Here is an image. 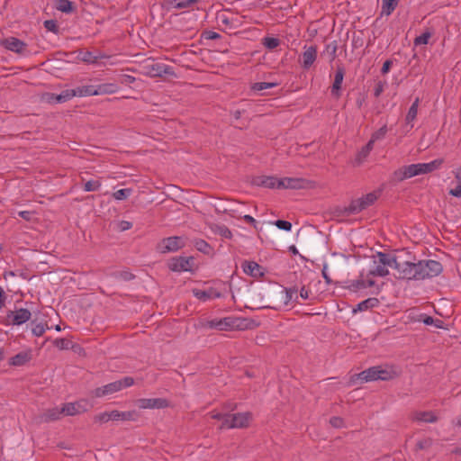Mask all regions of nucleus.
<instances>
[{"mask_svg": "<svg viewBox=\"0 0 461 461\" xmlns=\"http://www.w3.org/2000/svg\"><path fill=\"white\" fill-rule=\"evenodd\" d=\"M414 420L434 423L438 420V417L432 411H418L414 414Z\"/></svg>", "mask_w": 461, "mask_h": 461, "instance_id": "27", "label": "nucleus"}, {"mask_svg": "<svg viewBox=\"0 0 461 461\" xmlns=\"http://www.w3.org/2000/svg\"><path fill=\"white\" fill-rule=\"evenodd\" d=\"M132 190L131 188L120 189L113 194V196L116 200H125L131 194Z\"/></svg>", "mask_w": 461, "mask_h": 461, "instance_id": "48", "label": "nucleus"}, {"mask_svg": "<svg viewBox=\"0 0 461 461\" xmlns=\"http://www.w3.org/2000/svg\"><path fill=\"white\" fill-rule=\"evenodd\" d=\"M62 411L64 415L74 416L80 413L82 411L78 403L68 402L62 406Z\"/></svg>", "mask_w": 461, "mask_h": 461, "instance_id": "30", "label": "nucleus"}, {"mask_svg": "<svg viewBox=\"0 0 461 461\" xmlns=\"http://www.w3.org/2000/svg\"><path fill=\"white\" fill-rule=\"evenodd\" d=\"M75 96H90V95H95V86H78L75 89Z\"/></svg>", "mask_w": 461, "mask_h": 461, "instance_id": "29", "label": "nucleus"}, {"mask_svg": "<svg viewBox=\"0 0 461 461\" xmlns=\"http://www.w3.org/2000/svg\"><path fill=\"white\" fill-rule=\"evenodd\" d=\"M379 195H380V192L375 191V192L368 193L366 195H363L362 197H360V199L363 201L366 207L368 208L375 203V201L378 199Z\"/></svg>", "mask_w": 461, "mask_h": 461, "instance_id": "36", "label": "nucleus"}, {"mask_svg": "<svg viewBox=\"0 0 461 461\" xmlns=\"http://www.w3.org/2000/svg\"><path fill=\"white\" fill-rule=\"evenodd\" d=\"M379 375L377 374V366L370 367L365 371L356 374L351 377V381L355 383L359 381L360 384L378 380Z\"/></svg>", "mask_w": 461, "mask_h": 461, "instance_id": "15", "label": "nucleus"}, {"mask_svg": "<svg viewBox=\"0 0 461 461\" xmlns=\"http://www.w3.org/2000/svg\"><path fill=\"white\" fill-rule=\"evenodd\" d=\"M432 34H433V32L429 29H427L422 34H420V36H417L414 39V41H413L414 45L419 46V45L428 44L429 40L432 37Z\"/></svg>", "mask_w": 461, "mask_h": 461, "instance_id": "38", "label": "nucleus"}, {"mask_svg": "<svg viewBox=\"0 0 461 461\" xmlns=\"http://www.w3.org/2000/svg\"><path fill=\"white\" fill-rule=\"evenodd\" d=\"M280 182V178L274 176H258L252 179V185L257 186H262L267 188H277Z\"/></svg>", "mask_w": 461, "mask_h": 461, "instance_id": "12", "label": "nucleus"}, {"mask_svg": "<svg viewBox=\"0 0 461 461\" xmlns=\"http://www.w3.org/2000/svg\"><path fill=\"white\" fill-rule=\"evenodd\" d=\"M374 263L395 269L397 271L395 277L397 279H403L404 271L402 269L406 261L398 262L394 255L379 251L374 256Z\"/></svg>", "mask_w": 461, "mask_h": 461, "instance_id": "4", "label": "nucleus"}, {"mask_svg": "<svg viewBox=\"0 0 461 461\" xmlns=\"http://www.w3.org/2000/svg\"><path fill=\"white\" fill-rule=\"evenodd\" d=\"M75 96V91L73 89H67L62 91L59 95L55 96L57 103H65Z\"/></svg>", "mask_w": 461, "mask_h": 461, "instance_id": "40", "label": "nucleus"}, {"mask_svg": "<svg viewBox=\"0 0 461 461\" xmlns=\"http://www.w3.org/2000/svg\"><path fill=\"white\" fill-rule=\"evenodd\" d=\"M380 301L375 297H369L357 304L356 308H353V313L357 312H364L378 307Z\"/></svg>", "mask_w": 461, "mask_h": 461, "instance_id": "20", "label": "nucleus"}, {"mask_svg": "<svg viewBox=\"0 0 461 461\" xmlns=\"http://www.w3.org/2000/svg\"><path fill=\"white\" fill-rule=\"evenodd\" d=\"M283 293L285 294V304H288V303L294 297V300L296 301L298 296L296 295L297 292H298V287L296 285L294 286H292V287H289V288H284Z\"/></svg>", "mask_w": 461, "mask_h": 461, "instance_id": "43", "label": "nucleus"}, {"mask_svg": "<svg viewBox=\"0 0 461 461\" xmlns=\"http://www.w3.org/2000/svg\"><path fill=\"white\" fill-rule=\"evenodd\" d=\"M193 294L199 300L206 301L212 298H219L221 294L212 288L209 290L193 289Z\"/></svg>", "mask_w": 461, "mask_h": 461, "instance_id": "23", "label": "nucleus"}, {"mask_svg": "<svg viewBox=\"0 0 461 461\" xmlns=\"http://www.w3.org/2000/svg\"><path fill=\"white\" fill-rule=\"evenodd\" d=\"M200 0H166V5L175 9L193 8Z\"/></svg>", "mask_w": 461, "mask_h": 461, "instance_id": "22", "label": "nucleus"}, {"mask_svg": "<svg viewBox=\"0 0 461 461\" xmlns=\"http://www.w3.org/2000/svg\"><path fill=\"white\" fill-rule=\"evenodd\" d=\"M139 414L136 411H121L120 420H137Z\"/></svg>", "mask_w": 461, "mask_h": 461, "instance_id": "49", "label": "nucleus"}, {"mask_svg": "<svg viewBox=\"0 0 461 461\" xmlns=\"http://www.w3.org/2000/svg\"><path fill=\"white\" fill-rule=\"evenodd\" d=\"M62 415H64L62 408L59 409L58 407H55L46 410L42 414L41 419L45 422H50L59 420L62 417Z\"/></svg>", "mask_w": 461, "mask_h": 461, "instance_id": "24", "label": "nucleus"}, {"mask_svg": "<svg viewBox=\"0 0 461 461\" xmlns=\"http://www.w3.org/2000/svg\"><path fill=\"white\" fill-rule=\"evenodd\" d=\"M119 230L124 231L130 230L132 227V223L128 221H121L118 224Z\"/></svg>", "mask_w": 461, "mask_h": 461, "instance_id": "64", "label": "nucleus"}, {"mask_svg": "<svg viewBox=\"0 0 461 461\" xmlns=\"http://www.w3.org/2000/svg\"><path fill=\"white\" fill-rule=\"evenodd\" d=\"M367 209L360 198L354 199L348 206L338 207L336 212L338 216L356 215Z\"/></svg>", "mask_w": 461, "mask_h": 461, "instance_id": "9", "label": "nucleus"}, {"mask_svg": "<svg viewBox=\"0 0 461 461\" xmlns=\"http://www.w3.org/2000/svg\"><path fill=\"white\" fill-rule=\"evenodd\" d=\"M206 326L210 329H215L218 330H230L232 327V317H225L220 320L208 321Z\"/></svg>", "mask_w": 461, "mask_h": 461, "instance_id": "17", "label": "nucleus"}, {"mask_svg": "<svg viewBox=\"0 0 461 461\" xmlns=\"http://www.w3.org/2000/svg\"><path fill=\"white\" fill-rule=\"evenodd\" d=\"M43 25L49 32H54L56 34L59 32V25L55 20H46Z\"/></svg>", "mask_w": 461, "mask_h": 461, "instance_id": "52", "label": "nucleus"}, {"mask_svg": "<svg viewBox=\"0 0 461 461\" xmlns=\"http://www.w3.org/2000/svg\"><path fill=\"white\" fill-rule=\"evenodd\" d=\"M46 328H48L47 324L37 323L32 327V332L34 336L41 337L44 334Z\"/></svg>", "mask_w": 461, "mask_h": 461, "instance_id": "53", "label": "nucleus"}, {"mask_svg": "<svg viewBox=\"0 0 461 461\" xmlns=\"http://www.w3.org/2000/svg\"><path fill=\"white\" fill-rule=\"evenodd\" d=\"M337 50H338V44L336 41H333L332 42L326 45L324 51L321 53V55L328 54L330 62L334 61V59L337 57Z\"/></svg>", "mask_w": 461, "mask_h": 461, "instance_id": "35", "label": "nucleus"}, {"mask_svg": "<svg viewBox=\"0 0 461 461\" xmlns=\"http://www.w3.org/2000/svg\"><path fill=\"white\" fill-rule=\"evenodd\" d=\"M345 76V68L342 64H338L334 75V81L331 86V95L335 97L340 96L341 85Z\"/></svg>", "mask_w": 461, "mask_h": 461, "instance_id": "13", "label": "nucleus"}, {"mask_svg": "<svg viewBox=\"0 0 461 461\" xmlns=\"http://www.w3.org/2000/svg\"><path fill=\"white\" fill-rule=\"evenodd\" d=\"M31 317V311L25 308L16 309L15 311H8L5 316V324L20 326L27 322Z\"/></svg>", "mask_w": 461, "mask_h": 461, "instance_id": "7", "label": "nucleus"}, {"mask_svg": "<svg viewBox=\"0 0 461 461\" xmlns=\"http://www.w3.org/2000/svg\"><path fill=\"white\" fill-rule=\"evenodd\" d=\"M241 267L245 274L253 277H260L264 275L263 267L255 261L245 260Z\"/></svg>", "mask_w": 461, "mask_h": 461, "instance_id": "18", "label": "nucleus"}, {"mask_svg": "<svg viewBox=\"0 0 461 461\" xmlns=\"http://www.w3.org/2000/svg\"><path fill=\"white\" fill-rule=\"evenodd\" d=\"M232 414H229V413H226L223 420H221V424L220 426V429H233V426H231V424L233 423L232 421Z\"/></svg>", "mask_w": 461, "mask_h": 461, "instance_id": "55", "label": "nucleus"}, {"mask_svg": "<svg viewBox=\"0 0 461 461\" xmlns=\"http://www.w3.org/2000/svg\"><path fill=\"white\" fill-rule=\"evenodd\" d=\"M32 359V353L31 351H22L16 354L15 356L12 357L9 359V365L14 366H24L26 363L31 361Z\"/></svg>", "mask_w": 461, "mask_h": 461, "instance_id": "21", "label": "nucleus"}, {"mask_svg": "<svg viewBox=\"0 0 461 461\" xmlns=\"http://www.w3.org/2000/svg\"><path fill=\"white\" fill-rule=\"evenodd\" d=\"M202 37L205 40H218L221 38V35L213 31H204L202 34Z\"/></svg>", "mask_w": 461, "mask_h": 461, "instance_id": "60", "label": "nucleus"}, {"mask_svg": "<svg viewBox=\"0 0 461 461\" xmlns=\"http://www.w3.org/2000/svg\"><path fill=\"white\" fill-rule=\"evenodd\" d=\"M374 142L369 140V141L358 152V158L363 159L366 158L370 151L373 149Z\"/></svg>", "mask_w": 461, "mask_h": 461, "instance_id": "50", "label": "nucleus"}, {"mask_svg": "<svg viewBox=\"0 0 461 461\" xmlns=\"http://www.w3.org/2000/svg\"><path fill=\"white\" fill-rule=\"evenodd\" d=\"M400 0H382V14L390 15L397 7Z\"/></svg>", "mask_w": 461, "mask_h": 461, "instance_id": "31", "label": "nucleus"}, {"mask_svg": "<svg viewBox=\"0 0 461 461\" xmlns=\"http://www.w3.org/2000/svg\"><path fill=\"white\" fill-rule=\"evenodd\" d=\"M263 45L268 50H274L280 45V40L274 37H266L263 39Z\"/></svg>", "mask_w": 461, "mask_h": 461, "instance_id": "45", "label": "nucleus"}, {"mask_svg": "<svg viewBox=\"0 0 461 461\" xmlns=\"http://www.w3.org/2000/svg\"><path fill=\"white\" fill-rule=\"evenodd\" d=\"M369 276H386L389 275V270L386 267L382 266L380 264H376V267L369 271Z\"/></svg>", "mask_w": 461, "mask_h": 461, "instance_id": "42", "label": "nucleus"}, {"mask_svg": "<svg viewBox=\"0 0 461 461\" xmlns=\"http://www.w3.org/2000/svg\"><path fill=\"white\" fill-rule=\"evenodd\" d=\"M143 74L150 77H161L164 75L176 76L172 67L160 62L146 63L142 67Z\"/></svg>", "mask_w": 461, "mask_h": 461, "instance_id": "5", "label": "nucleus"}, {"mask_svg": "<svg viewBox=\"0 0 461 461\" xmlns=\"http://www.w3.org/2000/svg\"><path fill=\"white\" fill-rule=\"evenodd\" d=\"M1 44L8 50H11V51H14V52H16L19 54H22L24 51V50L26 49V44L23 41H21L15 37H9V38L4 39L1 41Z\"/></svg>", "mask_w": 461, "mask_h": 461, "instance_id": "16", "label": "nucleus"}, {"mask_svg": "<svg viewBox=\"0 0 461 461\" xmlns=\"http://www.w3.org/2000/svg\"><path fill=\"white\" fill-rule=\"evenodd\" d=\"M101 187V182L99 180H89L84 184V191L94 192L97 191Z\"/></svg>", "mask_w": 461, "mask_h": 461, "instance_id": "47", "label": "nucleus"}, {"mask_svg": "<svg viewBox=\"0 0 461 461\" xmlns=\"http://www.w3.org/2000/svg\"><path fill=\"white\" fill-rule=\"evenodd\" d=\"M274 224L280 230L290 231L292 229V223L285 220H276Z\"/></svg>", "mask_w": 461, "mask_h": 461, "instance_id": "54", "label": "nucleus"}, {"mask_svg": "<svg viewBox=\"0 0 461 461\" xmlns=\"http://www.w3.org/2000/svg\"><path fill=\"white\" fill-rule=\"evenodd\" d=\"M404 280H424L439 276L443 271L440 262L433 259L419 260L416 263L406 261L404 265Z\"/></svg>", "mask_w": 461, "mask_h": 461, "instance_id": "1", "label": "nucleus"}, {"mask_svg": "<svg viewBox=\"0 0 461 461\" xmlns=\"http://www.w3.org/2000/svg\"><path fill=\"white\" fill-rule=\"evenodd\" d=\"M55 7L65 14H70L75 10L74 4L69 0H55Z\"/></svg>", "mask_w": 461, "mask_h": 461, "instance_id": "28", "label": "nucleus"}, {"mask_svg": "<svg viewBox=\"0 0 461 461\" xmlns=\"http://www.w3.org/2000/svg\"><path fill=\"white\" fill-rule=\"evenodd\" d=\"M377 374L381 376L378 377V380H388L391 378L390 372L385 369H382L380 366H377Z\"/></svg>", "mask_w": 461, "mask_h": 461, "instance_id": "62", "label": "nucleus"}, {"mask_svg": "<svg viewBox=\"0 0 461 461\" xmlns=\"http://www.w3.org/2000/svg\"><path fill=\"white\" fill-rule=\"evenodd\" d=\"M349 288L354 291L366 288V281L363 279L354 280L349 285Z\"/></svg>", "mask_w": 461, "mask_h": 461, "instance_id": "57", "label": "nucleus"}, {"mask_svg": "<svg viewBox=\"0 0 461 461\" xmlns=\"http://www.w3.org/2000/svg\"><path fill=\"white\" fill-rule=\"evenodd\" d=\"M251 414L249 412H239L232 414L233 429L235 428H247L249 426Z\"/></svg>", "mask_w": 461, "mask_h": 461, "instance_id": "19", "label": "nucleus"}, {"mask_svg": "<svg viewBox=\"0 0 461 461\" xmlns=\"http://www.w3.org/2000/svg\"><path fill=\"white\" fill-rule=\"evenodd\" d=\"M119 90V86L113 83H104L98 86H95V95H106V94H113Z\"/></svg>", "mask_w": 461, "mask_h": 461, "instance_id": "25", "label": "nucleus"}, {"mask_svg": "<svg viewBox=\"0 0 461 461\" xmlns=\"http://www.w3.org/2000/svg\"><path fill=\"white\" fill-rule=\"evenodd\" d=\"M317 58V46H304V51L302 54L303 63L302 67L303 69H309Z\"/></svg>", "mask_w": 461, "mask_h": 461, "instance_id": "14", "label": "nucleus"}, {"mask_svg": "<svg viewBox=\"0 0 461 461\" xmlns=\"http://www.w3.org/2000/svg\"><path fill=\"white\" fill-rule=\"evenodd\" d=\"M194 265V257H174L167 262L168 268L173 272H192Z\"/></svg>", "mask_w": 461, "mask_h": 461, "instance_id": "6", "label": "nucleus"}, {"mask_svg": "<svg viewBox=\"0 0 461 461\" xmlns=\"http://www.w3.org/2000/svg\"><path fill=\"white\" fill-rule=\"evenodd\" d=\"M140 409H165L169 406V402L164 398H141L137 401Z\"/></svg>", "mask_w": 461, "mask_h": 461, "instance_id": "11", "label": "nucleus"}, {"mask_svg": "<svg viewBox=\"0 0 461 461\" xmlns=\"http://www.w3.org/2000/svg\"><path fill=\"white\" fill-rule=\"evenodd\" d=\"M185 247V242L181 237L173 236L163 239L158 244V249L161 253L175 252Z\"/></svg>", "mask_w": 461, "mask_h": 461, "instance_id": "8", "label": "nucleus"}, {"mask_svg": "<svg viewBox=\"0 0 461 461\" xmlns=\"http://www.w3.org/2000/svg\"><path fill=\"white\" fill-rule=\"evenodd\" d=\"M134 384V380L132 377L125 376L121 380H117L114 382H112L110 384H107L104 386L95 388L92 394L93 396L96 398H101L109 394H113L114 393H117L123 388H128Z\"/></svg>", "mask_w": 461, "mask_h": 461, "instance_id": "3", "label": "nucleus"}, {"mask_svg": "<svg viewBox=\"0 0 461 461\" xmlns=\"http://www.w3.org/2000/svg\"><path fill=\"white\" fill-rule=\"evenodd\" d=\"M443 162L442 158H438L429 163L411 164L395 170L393 176L397 181L401 182L415 176L433 172L439 168Z\"/></svg>", "mask_w": 461, "mask_h": 461, "instance_id": "2", "label": "nucleus"}, {"mask_svg": "<svg viewBox=\"0 0 461 461\" xmlns=\"http://www.w3.org/2000/svg\"><path fill=\"white\" fill-rule=\"evenodd\" d=\"M420 99L416 98L415 101L411 105L408 113L406 115V122L407 123H410L413 120H415L418 113V106H419Z\"/></svg>", "mask_w": 461, "mask_h": 461, "instance_id": "39", "label": "nucleus"}, {"mask_svg": "<svg viewBox=\"0 0 461 461\" xmlns=\"http://www.w3.org/2000/svg\"><path fill=\"white\" fill-rule=\"evenodd\" d=\"M194 246L195 247V249L198 251H200L205 255H209L212 251V248L211 247V245L209 243H207L204 240H202V239L194 240Z\"/></svg>", "mask_w": 461, "mask_h": 461, "instance_id": "32", "label": "nucleus"}, {"mask_svg": "<svg viewBox=\"0 0 461 461\" xmlns=\"http://www.w3.org/2000/svg\"><path fill=\"white\" fill-rule=\"evenodd\" d=\"M278 86L277 82H257L251 85L250 89L254 92H260Z\"/></svg>", "mask_w": 461, "mask_h": 461, "instance_id": "33", "label": "nucleus"}, {"mask_svg": "<svg viewBox=\"0 0 461 461\" xmlns=\"http://www.w3.org/2000/svg\"><path fill=\"white\" fill-rule=\"evenodd\" d=\"M135 80H136V78L130 75H122L120 77V82H121V84H123V85H131V84L134 83Z\"/></svg>", "mask_w": 461, "mask_h": 461, "instance_id": "61", "label": "nucleus"}, {"mask_svg": "<svg viewBox=\"0 0 461 461\" xmlns=\"http://www.w3.org/2000/svg\"><path fill=\"white\" fill-rule=\"evenodd\" d=\"M393 61L392 59H387L384 62L383 67L381 68L382 75H386L387 73H389L393 66Z\"/></svg>", "mask_w": 461, "mask_h": 461, "instance_id": "63", "label": "nucleus"}, {"mask_svg": "<svg viewBox=\"0 0 461 461\" xmlns=\"http://www.w3.org/2000/svg\"><path fill=\"white\" fill-rule=\"evenodd\" d=\"M117 276L123 281H131L135 277L132 273L127 270L118 272Z\"/></svg>", "mask_w": 461, "mask_h": 461, "instance_id": "58", "label": "nucleus"}, {"mask_svg": "<svg viewBox=\"0 0 461 461\" xmlns=\"http://www.w3.org/2000/svg\"><path fill=\"white\" fill-rule=\"evenodd\" d=\"M254 321L246 318L232 317L233 330L251 329Z\"/></svg>", "mask_w": 461, "mask_h": 461, "instance_id": "26", "label": "nucleus"}, {"mask_svg": "<svg viewBox=\"0 0 461 461\" xmlns=\"http://www.w3.org/2000/svg\"><path fill=\"white\" fill-rule=\"evenodd\" d=\"M93 420L95 423L104 424L110 421V417L108 411L101 412L98 414H95L93 418Z\"/></svg>", "mask_w": 461, "mask_h": 461, "instance_id": "51", "label": "nucleus"}, {"mask_svg": "<svg viewBox=\"0 0 461 461\" xmlns=\"http://www.w3.org/2000/svg\"><path fill=\"white\" fill-rule=\"evenodd\" d=\"M385 86H386V82L385 81H379V82H377L376 85H375V87L374 89V95L375 97H379L382 95V93L384 92Z\"/></svg>", "mask_w": 461, "mask_h": 461, "instance_id": "59", "label": "nucleus"}, {"mask_svg": "<svg viewBox=\"0 0 461 461\" xmlns=\"http://www.w3.org/2000/svg\"><path fill=\"white\" fill-rule=\"evenodd\" d=\"M78 59L81 61H83V62H86V63H88V64H94V63L97 62L99 57L94 55V53L91 52V51L80 50L79 53H78Z\"/></svg>", "mask_w": 461, "mask_h": 461, "instance_id": "34", "label": "nucleus"}, {"mask_svg": "<svg viewBox=\"0 0 461 461\" xmlns=\"http://www.w3.org/2000/svg\"><path fill=\"white\" fill-rule=\"evenodd\" d=\"M278 189H303L306 188L309 181L299 177L280 178Z\"/></svg>", "mask_w": 461, "mask_h": 461, "instance_id": "10", "label": "nucleus"}, {"mask_svg": "<svg viewBox=\"0 0 461 461\" xmlns=\"http://www.w3.org/2000/svg\"><path fill=\"white\" fill-rule=\"evenodd\" d=\"M330 424L337 429L342 428L344 426V420L339 416H333L330 419Z\"/></svg>", "mask_w": 461, "mask_h": 461, "instance_id": "56", "label": "nucleus"}, {"mask_svg": "<svg viewBox=\"0 0 461 461\" xmlns=\"http://www.w3.org/2000/svg\"><path fill=\"white\" fill-rule=\"evenodd\" d=\"M387 131V126H382L380 129H378L372 134L370 140L375 143L376 140H383L385 137Z\"/></svg>", "mask_w": 461, "mask_h": 461, "instance_id": "46", "label": "nucleus"}, {"mask_svg": "<svg viewBox=\"0 0 461 461\" xmlns=\"http://www.w3.org/2000/svg\"><path fill=\"white\" fill-rule=\"evenodd\" d=\"M212 230L214 233L219 234L222 238L229 239V240H230L232 238V233H231L230 230L223 224L215 225L212 228Z\"/></svg>", "mask_w": 461, "mask_h": 461, "instance_id": "37", "label": "nucleus"}, {"mask_svg": "<svg viewBox=\"0 0 461 461\" xmlns=\"http://www.w3.org/2000/svg\"><path fill=\"white\" fill-rule=\"evenodd\" d=\"M54 345L55 347H57L59 349H69V348H74V343L73 341H71L70 339H56L54 340Z\"/></svg>", "mask_w": 461, "mask_h": 461, "instance_id": "41", "label": "nucleus"}, {"mask_svg": "<svg viewBox=\"0 0 461 461\" xmlns=\"http://www.w3.org/2000/svg\"><path fill=\"white\" fill-rule=\"evenodd\" d=\"M422 322L425 325H434L437 328L442 329L444 328V321L439 319H434L431 316L425 315L422 319Z\"/></svg>", "mask_w": 461, "mask_h": 461, "instance_id": "44", "label": "nucleus"}]
</instances>
